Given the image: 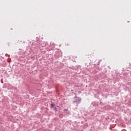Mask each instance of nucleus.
Instances as JSON below:
<instances>
[{
  "label": "nucleus",
  "instance_id": "obj_1",
  "mask_svg": "<svg viewBox=\"0 0 131 131\" xmlns=\"http://www.w3.org/2000/svg\"><path fill=\"white\" fill-rule=\"evenodd\" d=\"M54 106H55V105L54 104H53V103L51 104V106L52 107H54Z\"/></svg>",
  "mask_w": 131,
  "mask_h": 131
},
{
  "label": "nucleus",
  "instance_id": "obj_2",
  "mask_svg": "<svg viewBox=\"0 0 131 131\" xmlns=\"http://www.w3.org/2000/svg\"><path fill=\"white\" fill-rule=\"evenodd\" d=\"M68 110H64V111H68Z\"/></svg>",
  "mask_w": 131,
  "mask_h": 131
},
{
  "label": "nucleus",
  "instance_id": "obj_3",
  "mask_svg": "<svg viewBox=\"0 0 131 131\" xmlns=\"http://www.w3.org/2000/svg\"><path fill=\"white\" fill-rule=\"evenodd\" d=\"M55 110H57V108H55Z\"/></svg>",
  "mask_w": 131,
  "mask_h": 131
}]
</instances>
